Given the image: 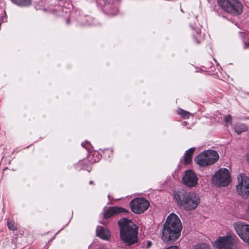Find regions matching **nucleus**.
I'll use <instances>...</instances> for the list:
<instances>
[{
	"label": "nucleus",
	"mask_w": 249,
	"mask_h": 249,
	"mask_svg": "<svg viewBox=\"0 0 249 249\" xmlns=\"http://www.w3.org/2000/svg\"><path fill=\"white\" fill-rule=\"evenodd\" d=\"M182 228L179 217L175 213L170 214L163 225L161 239L165 243H173L180 236Z\"/></svg>",
	"instance_id": "obj_1"
},
{
	"label": "nucleus",
	"mask_w": 249,
	"mask_h": 249,
	"mask_svg": "<svg viewBox=\"0 0 249 249\" xmlns=\"http://www.w3.org/2000/svg\"><path fill=\"white\" fill-rule=\"evenodd\" d=\"M118 224L120 238L126 246H130L138 242V231L131 220L124 218L118 221Z\"/></svg>",
	"instance_id": "obj_2"
},
{
	"label": "nucleus",
	"mask_w": 249,
	"mask_h": 249,
	"mask_svg": "<svg viewBox=\"0 0 249 249\" xmlns=\"http://www.w3.org/2000/svg\"><path fill=\"white\" fill-rule=\"evenodd\" d=\"M174 197L178 205L186 211L194 210L200 202L199 196L194 192L181 190L175 193Z\"/></svg>",
	"instance_id": "obj_3"
},
{
	"label": "nucleus",
	"mask_w": 249,
	"mask_h": 249,
	"mask_svg": "<svg viewBox=\"0 0 249 249\" xmlns=\"http://www.w3.org/2000/svg\"><path fill=\"white\" fill-rule=\"evenodd\" d=\"M219 158V155L216 151L208 150L200 153L195 160L200 166L204 167L214 164L218 160Z\"/></svg>",
	"instance_id": "obj_4"
},
{
	"label": "nucleus",
	"mask_w": 249,
	"mask_h": 249,
	"mask_svg": "<svg viewBox=\"0 0 249 249\" xmlns=\"http://www.w3.org/2000/svg\"><path fill=\"white\" fill-rule=\"evenodd\" d=\"M218 5L225 12L237 16L242 13L243 6L238 0H217Z\"/></svg>",
	"instance_id": "obj_5"
},
{
	"label": "nucleus",
	"mask_w": 249,
	"mask_h": 249,
	"mask_svg": "<svg viewBox=\"0 0 249 249\" xmlns=\"http://www.w3.org/2000/svg\"><path fill=\"white\" fill-rule=\"evenodd\" d=\"M213 184L217 187H225L231 182V176L229 170L226 168H220L212 178Z\"/></svg>",
	"instance_id": "obj_6"
},
{
	"label": "nucleus",
	"mask_w": 249,
	"mask_h": 249,
	"mask_svg": "<svg viewBox=\"0 0 249 249\" xmlns=\"http://www.w3.org/2000/svg\"><path fill=\"white\" fill-rule=\"evenodd\" d=\"M236 239L235 236H220L215 241L213 245L218 249H237Z\"/></svg>",
	"instance_id": "obj_7"
},
{
	"label": "nucleus",
	"mask_w": 249,
	"mask_h": 249,
	"mask_svg": "<svg viewBox=\"0 0 249 249\" xmlns=\"http://www.w3.org/2000/svg\"><path fill=\"white\" fill-rule=\"evenodd\" d=\"M238 178L239 184L236 186L238 193L243 197H249V178L244 174L240 175Z\"/></svg>",
	"instance_id": "obj_8"
},
{
	"label": "nucleus",
	"mask_w": 249,
	"mask_h": 249,
	"mask_svg": "<svg viewBox=\"0 0 249 249\" xmlns=\"http://www.w3.org/2000/svg\"><path fill=\"white\" fill-rule=\"evenodd\" d=\"M131 210L136 213H141L146 211L149 206L148 201L143 198L134 199L130 202Z\"/></svg>",
	"instance_id": "obj_9"
},
{
	"label": "nucleus",
	"mask_w": 249,
	"mask_h": 249,
	"mask_svg": "<svg viewBox=\"0 0 249 249\" xmlns=\"http://www.w3.org/2000/svg\"><path fill=\"white\" fill-rule=\"evenodd\" d=\"M233 227L240 237L249 244V225L241 221L234 223Z\"/></svg>",
	"instance_id": "obj_10"
},
{
	"label": "nucleus",
	"mask_w": 249,
	"mask_h": 249,
	"mask_svg": "<svg viewBox=\"0 0 249 249\" xmlns=\"http://www.w3.org/2000/svg\"><path fill=\"white\" fill-rule=\"evenodd\" d=\"M182 180L187 186L194 187L197 184L198 178L192 170H188L185 172Z\"/></svg>",
	"instance_id": "obj_11"
},
{
	"label": "nucleus",
	"mask_w": 249,
	"mask_h": 249,
	"mask_svg": "<svg viewBox=\"0 0 249 249\" xmlns=\"http://www.w3.org/2000/svg\"><path fill=\"white\" fill-rule=\"evenodd\" d=\"M128 211L122 207H113L110 208L104 213V217L105 218H108L111 216L120 213H127Z\"/></svg>",
	"instance_id": "obj_12"
},
{
	"label": "nucleus",
	"mask_w": 249,
	"mask_h": 249,
	"mask_svg": "<svg viewBox=\"0 0 249 249\" xmlns=\"http://www.w3.org/2000/svg\"><path fill=\"white\" fill-rule=\"evenodd\" d=\"M96 233L98 237L103 240H108L110 237L109 231L107 229L102 226H97Z\"/></svg>",
	"instance_id": "obj_13"
},
{
	"label": "nucleus",
	"mask_w": 249,
	"mask_h": 249,
	"mask_svg": "<svg viewBox=\"0 0 249 249\" xmlns=\"http://www.w3.org/2000/svg\"><path fill=\"white\" fill-rule=\"evenodd\" d=\"M195 150V148L192 147L186 151L184 156V163L185 164H188L191 162Z\"/></svg>",
	"instance_id": "obj_14"
},
{
	"label": "nucleus",
	"mask_w": 249,
	"mask_h": 249,
	"mask_svg": "<svg viewBox=\"0 0 249 249\" xmlns=\"http://www.w3.org/2000/svg\"><path fill=\"white\" fill-rule=\"evenodd\" d=\"M247 129L248 127L244 124L237 123L234 126V130L238 134H240L242 132L247 131Z\"/></svg>",
	"instance_id": "obj_15"
},
{
	"label": "nucleus",
	"mask_w": 249,
	"mask_h": 249,
	"mask_svg": "<svg viewBox=\"0 0 249 249\" xmlns=\"http://www.w3.org/2000/svg\"><path fill=\"white\" fill-rule=\"evenodd\" d=\"M15 4L19 6H27L31 3L30 0H11Z\"/></svg>",
	"instance_id": "obj_16"
},
{
	"label": "nucleus",
	"mask_w": 249,
	"mask_h": 249,
	"mask_svg": "<svg viewBox=\"0 0 249 249\" xmlns=\"http://www.w3.org/2000/svg\"><path fill=\"white\" fill-rule=\"evenodd\" d=\"M193 249H211L210 246L206 244H197Z\"/></svg>",
	"instance_id": "obj_17"
},
{
	"label": "nucleus",
	"mask_w": 249,
	"mask_h": 249,
	"mask_svg": "<svg viewBox=\"0 0 249 249\" xmlns=\"http://www.w3.org/2000/svg\"><path fill=\"white\" fill-rule=\"evenodd\" d=\"M7 226L9 229H10V230L15 231L17 230V229L15 223L9 220H7Z\"/></svg>",
	"instance_id": "obj_18"
},
{
	"label": "nucleus",
	"mask_w": 249,
	"mask_h": 249,
	"mask_svg": "<svg viewBox=\"0 0 249 249\" xmlns=\"http://www.w3.org/2000/svg\"><path fill=\"white\" fill-rule=\"evenodd\" d=\"M178 112V114H180L184 118H188L191 115V114L189 112L181 109H179Z\"/></svg>",
	"instance_id": "obj_19"
},
{
	"label": "nucleus",
	"mask_w": 249,
	"mask_h": 249,
	"mask_svg": "<svg viewBox=\"0 0 249 249\" xmlns=\"http://www.w3.org/2000/svg\"><path fill=\"white\" fill-rule=\"evenodd\" d=\"M225 121L228 124H232V117L231 115H228L225 116L224 117Z\"/></svg>",
	"instance_id": "obj_20"
},
{
	"label": "nucleus",
	"mask_w": 249,
	"mask_h": 249,
	"mask_svg": "<svg viewBox=\"0 0 249 249\" xmlns=\"http://www.w3.org/2000/svg\"><path fill=\"white\" fill-rule=\"evenodd\" d=\"M152 243L150 241H145L143 243V247L146 248V249H148L150 248L152 246Z\"/></svg>",
	"instance_id": "obj_21"
},
{
	"label": "nucleus",
	"mask_w": 249,
	"mask_h": 249,
	"mask_svg": "<svg viewBox=\"0 0 249 249\" xmlns=\"http://www.w3.org/2000/svg\"><path fill=\"white\" fill-rule=\"evenodd\" d=\"M166 249H178V248L177 246H173L169 247L166 248Z\"/></svg>",
	"instance_id": "obj_22"
},
{
	"label": "nucleus",
	"mask_w": 249,
	"mask_h": 249,
	"mask_svg": "<svg viewBox=\"0 0 249 249\" xmlns=\"http://www.w3.org/2000/svg\"><path fill=\"white\" fill-rule=\"evenodd\" d=\"M246 158L247 161L249 163V151L247 153Z\"/></svg>",
	"instance_id": "obj_23"
},
{
	"label": "nucleus",
	"mask_w": 249,
	"mask_h": 249,
	"mask_svg": "<svg viewBox=\"0 0 249 249\" xmlns=\"http://www.w3.org/2000/svg\"><path fill=\"white\" fill-rule=\"evenodd\" d=\"M82 146L84 147H85L87 149H88L89 148V147H87L85 145V143L84 142H82V144H81Z\"/></svg>",
	"instance_id": "obj_24"
},
{
	"label": "nucleus",
	"mask_w": 249,
	"mask_h": 249,
	"mask_svg": "<svg viewBox=\"0 0 249 249\" xmlns=\"http://www.w3.org/2000/svg\"><path fill=\"white\" fill-rule=\"evenodd\" d=\"M1 18H2V21H4V20H5V16H4V17H1Z\"/></svg>",
	"instance_id": "obj_25"
},
{
	"label": "nucleus",
	"mask_w": 249,
	"mask_h": 249,
	"mask_svg": "<svg viewBox=\"0 0 249 249\" xmlns=\"http://www.w3.org/2000/svg\"><path fill=\"white\" fill-rule=\"evenodd\" d=\"M89 183L90 184H92L93 183V181H89Z\"/></svg>",
	"instance_id": "obj_26"
},
{
	"label": "nucleus",
	"mask_w": 249,
	"mask_h": 249,
	"mask_svg": "<svg viewBox=\"0 0 249 249\" xmlns=\"http://www.w3.org/2000/svg\"><path fill=\"white\" fill-rule=\"evenodd\" d=\"M248 210L249 211V205H248Z\"/></svg>",
	"instance_id": "obj_27"
},
{
	"label": "nucleus",
	"mask_w": 249,
	"mask_h": 249,
	"mask_svg": "<svg viewBox=\"0 0 249 249\" xmlns=\"http://www.w3.org/2000/svg\"><path fill=\"white\" fill-rule=\"evenodd\" d=\"M246 119H249V117L247 118Z\"/></svg>",
	"instance_id": "obj_28"
},
{
	"label": "nucleus",
	"mask_w": 249,
	"mask_h": 249,
	"mask_svg": "<svg viewBox=\"0 0 249 249\" xmlns=\"http://www.w3.org/2000/svg\"><path fill=\"white\" fill-rule=\"evenodd\" d=\"M85 143H87V144L88 143V142H86Z\"/></svg>",
	"instance_id": "obj_29"
}]
</instances>
